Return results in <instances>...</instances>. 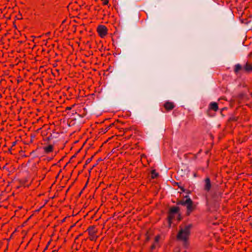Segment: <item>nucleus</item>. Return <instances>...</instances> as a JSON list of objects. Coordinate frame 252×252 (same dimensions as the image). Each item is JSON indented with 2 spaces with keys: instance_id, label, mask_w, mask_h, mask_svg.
Returning <instances> with one entry per match:
<instances>
[{
  "instance_id": "obj_1",
  "label": "nucleus",
  "mask_w": 252,
  "mask_h": 252,
  "mask_svg": "<svg viewBox=\"0 0 252 252\" xmlns=\"http://www.w3.org/2000/svg\"><path fill=\"white\" fill-rule=\"evenodd\" d=\"M191 227V224L186 225L184 228L180 227V229L177 235V239L182 241L184 245L187 244L188 238L190 234V229Z\"/></svg>"
},
{
  "instance_id": "obj_2",
  "label": "nucleus",
  "mask_w": 252,
  "mask_h": 252,
  "mask_svg": "<svg viewBox=\"0 0 252 252\" xmlns=\"http://www.w3.org/2000/svg\"><path fill=\"white\" fill-rule=\"evenodd\" d=\"M186 199L180 200V204L187 207V214L189 215L193 210V202L188 195L185 197Z\"/></svg>"
},
{
  "instance_id": "obj_3",
  "label": "nucleus",
  "mask_w": 252,
  "mask_h": 252,
  "mask_svg": "<svg viewBox=\"0 0 252 252\" xmlns=\"http://www.w3.org/2000/svg\"><path fill=\"white\" fill-rule=\"evenodd\" d=\"M179 211V208L178 207H173L170 209L169 216H168V221L169 225H171V220L173 219L174 215L175 214H178Z\"/></svg>"
},
{
  "instance_id": "obj_4",
  "label": "nucleus",
  "mask_w": 252,
  "mask_h": 252,
  "mask_svg": "<svg viewBox=\"0 0 252 252\" xmlns=\"http://www.w3.org/2000/svg\"><path fill=\"white\" fill-rule=\"evenodd\" d=\"M212 184L211 183V180L209 178L207 177L204 180V189L209 192L211 191V189L212 188Z\"/></svg>"
},
{
  "instance_id": "obj_5",
  "label": "nucleus",
  "mask_w": 252,
  "mask_h": 252,
  "mask_svg": "<svg viewBox=\"0 0 252 252\" xmlns=\"http://www.w3.org/2000/svg\"><path fill=\"white\" fill-rule=\"evenodd\" d=\"M97 31L99 35L101 37H103L106 34L107 30L105 26L103 25H99L97 27Z\"/></svg>"
},
{
  "instance_id": "obj_6",
  "label": "nucleus",
  "mask_w": 252,
  "mask_h": 252,
  "mask_svg": "<svg viewBox=\"0 0 252 252\" xmlns=\"http://www.w3.org/2000/svg\"><path fill=\"white\" fill-rule=\"evenodd\" d=\"M219 194L217 191L215 190H213L210 192V197L212 200V203H215L217 201V198Z\"/></svg>"
},
{
  "instance_id": "obj_7",
  "label": "nucleus",
  "mask_w": 252,
  "mask_h": 252,
  "mask_svg": "<svg viewBox=\"0 0 252 252\" xmlns=\"http://www.w3.org/2000/svg\"><path fill=\"white\" fill-rule=\"evenodd\" d=\"M164 107L167 110H169L172 109L174 108V105L172 103L167 102L165 103Z\"/></svg>"
},
{
  "instance_id": "obj_8",
  "label": "nucleus",
  "mask_w": 252,
  "mask_h": 252,
  "mask_svg": "<svg viewBox=\"0 0 252 252\" xmlns=\"http://www.w3.org/2000/svg\"><path fill=\"white\" fill-rule=\"evenodd\" d=\"M210 108L215 111H217L218 109V104L216 102H211L210 103Z\"/></svg>"
},
{
  "instance_id": "obj_9",
  "label": "nucleus",
  "mask_w": 252,
  "mask_h": 252,
  "mask_svg": "<svg viewBox=\"0 0 252 252\" xmlns=\"http://www.w3.org/2000/svg\"><path fill=\"white\" fill-rule=\"evenodd\" d=\"M244 69L247 71H252V65L247 63L244 66Z\"/></svg>"
},
{
  "instance_id": "obj_10",
  "label": "nucleus",
  "mask_w": 252,
  "mask_h": 252,
  "mask_svg": "<svg viewBox=\"0 0 252 252\" xmlns=\"http://www.w3.org/2000/svg\"><path fill=\"white\" fill-rule=\"evenodd\" d=\"M89 231L90 235L94 234L95 233V230H94V226H90L87 230Z\"/></svg>"
},
{
  "instance_id": "obj_11",
  "label": "nucleus",
  "mask_w": 252,
  "mask_h": 252,
  "mask_svg": "<svg viewBox=\"0 0 252 252\" xmlns=\"http://www.w3.org/2000/svg\"><path fill=\"white\" fill-rule=\"evenodd\" d=\"M53 148V146L51 145H50L47 147H44V149L46 152L49 153V152L52 151Z\"/></svg>"
},
{
  "instance_id": "obj_12",
  "label": "nucleus",
  "mask_w": 252,
  "mask_h": 252,
  "mask_svg": "<svg viewBox=\"0 0 252 252\" xmlns=\"http://www.w3.org/2000/svg\"><path fill=\"white\" fill-rule=\"evenodd\" d=\"M158 176V174L157 173L155 170H153L151 172V177L153 179H154L157 177Z\"/></svg>"
},
{
  "instance_id": "obj_13",
  "label": "nucleus",
  "mask_w": 252,
  "mask_h": 252,
  "mask_svg": "<svg viewBox=\"0 0 252 252\" xmlns=\"http://www.w3.org/2000/svg\"><path fill=\"white\" fill-rule=\"evenodd\" d=\"M242 69V66L240 64H237L235 65V71L236 72H238L240 70Z\"/></svg>"
},
{
  "instance_id": "obj_14",
  "label": "nucleus",
  "mask_w": 252,
  "mask_h": 252,
  "mask_svg": "<svg viewBox=\"0 0 252 252\" xmlns=\"http://www.w3.org/2000/svg\"><path fill=\"white\" fill-rule=\"evenodd\" d=\"M110 126H109L107 127H106L105 129V130H103V129H102L101 132H102V133H105L108 130V129L109 128Z\"/></svg>"
},
{
  "instance_id": "obj_15",
  "label": "nucleus",
  "mask_w": 252,
  "mask_h": 252,
  "mask_svg": "<svg viewBox=\"0 0 252 252\" xmlns=\"http://www.w3.org/2000/svg\"><path fill=\"white\" fill-rule=\"evenodd\" d=\"M92 158H88L86 161V164L89 163L92 160Z\"/></svg>"
},
{
  "instance_id": "obj_16",
  "label": "nucleus",
  "mask_w": 252,
  "mask_h": 252,
  "mask_svg": "<svg viewBox=\"0 0 252 252\" xmlns=\"http://www.w3.org/2000/svg\"><path fill=\"white\" fill-rule=\"evenodd\" d=\"M102 1H103V3L105 5H106L108 3V0H101Z\"/></svg>"
},
{
  "instance_id": "obj_17",
  "label": "nucleus",
  "mask_w": 252,
  "mask_h": 252,
  "mask_svg": "<svg viewBox=\"0 0 252 252\" xmlns=\"http://www.w3.org/2000/svg\"><path fill=\"white\" fill-rule=\"evenodd\" d=\"M159 236H157L156 238H155V242H158V241H159Z\"/></svg>"
},
{
  "instance_id": "obj_18",
  "label": "nucleus",
  "mask_w": 252,
  "mask_h": 252,
  "mask_svg": "<svg viewBox=\"0 0 252 252\" xmlns=\"http://www.w3.org/2000/svg\"><path fill=\"white\" fill-rule=\"evenodd\" d=\"M35 137V135H31V138H32V139H31V141H32V139Z\"/></svg>"
},
{
  "instance_id": "obj_19",
  "label": "nucleus",
  "mask_w": 252,
  "mask_h": 252,
  "mask_svg": "<svg viewBox=\"0 0 252 252\" xmlns=\"http://www.w3.org/2000/svg\"><path fill=\"white\" fill-rule=\"evenodd\" d=\"M155 248V246L154 245H153L151 246V249H152V250H154Z\"/></svg>"
},
{
  "instance_id": "obj_20",
  "label": "nucleus",
  "mask_w": 252,
  "mask_h": 252,
  "mask_svg": "<svg viewBox=\"0 0 252 252\" xmlns=\"http://www.w3.org/2000/svg\"><path fill=\"white\" fill-rule=\"evenodd\" d=\"M180 188L181 189L182 191H185V189L183 187H180Z\"/></svg>"
},
{
  "instance_id": "obj_21",
  "label": "nucleus",
  "mask_w": 252,
  "mask_h": 252,
  "mask_svg": "<svg viewBox=\"0 0 252 252\" xmlns=\"http://www.w3.org/2000/svg\"><path fill=\"white\" fill-rule=\"evenodd\" d=\"M177 205H181V204H180V200H179V201L177 202Z\"/></svg>"
},
{
  "instance_id": "obj_22",
  "label": "nucleus",
  "mask_w": 252,
  "mask_h": 252,
  "mask_svg": "<svg viewBox=\"0 0 252 252\" xmlns=\"http://www.w3.org/2000/svg\"><path fill=\"white\" fill-rule=\"evenodd\" d=\"M71 107H67L66 108V110H71Z\"/></svg>"
},
{
  "instance_id": "obj_23",
  "label": "nucleus",
  "mask_w": 252,
  "mask_h": 252,
  "mask_svg": "<svg viewBox=\"0 0 252 252\" xmlns=\"http://www.w3.org/2000/svg\"><path fill=\"white\" fill-rule=\"evenodd\" d=\"M82 192H83V190L80 192H79V194L78 195L79 196L81 195V194L82 193Z\"/></svg>"
},
{
  "instance_id": "obj_24",
  "label": "nucleus",
  "mask_w": 252,
  "mask_h": 252,
  "mask_svg": "<svg viewBox=\"0 0 252 252\" xmlns=\"http://www.w3.org/2000/svg\"><path fill=\"white\" fill-rule=\"evenodd\" d=\"M16 144V142H14L13 143H12V146H14Z\"/></svg>"
},
{
  "instance_id": "obj_25",
  "label": "nucleus",
  "mask_w": 252,
  "mask_h": 252,
  "mask_svg": "<svg viewBox=\"0 0 252 252\" xmlns=\"http://www.w3.org/2000/svg\"><path fill=\"white\" fill-rule=\"evenodd\" d=\"M87 182H88V181ZM87 183H87L85 185V186L84 188H83V190L86 187V186L87 185Z\"/></svg>"
},
{
  "instance_id": "obj_26",
  "label": "nucleus",
  "mask_w": 252,
  "mask_h": 252,
  "mask_svg": "<svg viewBox=\"0 0 252 252\" xmlns=\"http://www.w3.org/2000/svg\"><path fill=\"white\" fill-rule=\"evenodd\" d=\"M102 160V159L101 158H99L98 159V161H101Z\"/></svg>"
},
{
  "instance_id": "obj_27",
  "label": "nucleus",
  "mask_w": 252,
  "mask_h": 252,
  "mask_svg": "<svg viewBox=\"0 0 252 252\" xmlns=\"http://www.w3.org/2000/svg\"><path fill=\"white\" fill-rule=\"evenodd\" d=\"M65 218L63 219V220L62 221H63V222L64 221H65Z\"/></svg>"
},
{
  "instance_id": "obj_28",
  "label": "nucleus",
  "mask_w": 252,
  "mask_h": 252,
  "mask_svg": "<svg viewBox=\"0 0 252 252\" xmlns=\"http://www.w3.org/2000/svg\"><path fill=\"white\" fill-rule=\"evenodd\" d=\"M47 247H48V245L46 246V247L45 248L44 251H45V250H46L47 249Z\"/></svg>"
},
{
  "instance_id": "obj_29",
  "label": "nucleus",
  "mask_w": 252,
  "mask_h": 252,
  "mask_svg": "<svg viewBox=\"0 0 252 252\" xmlns=\"http://www.w3.org/2000/svg\"><path fill=\"white\" fill-rule=\"evenodd\" d=\"M75 157V155H74V156H73L72 157V158H74Z\"/></svg>"
},
{
  "instance_id": "obj_30",
  "label": "nucleus",
  "mask_w": 252,
  "mask_h": 252,
  "mask_svg": "<svg viewBox=\"0 0 252 252\" xmlns=\"http://www.w3.org/2000/svg\"><path fill=\"white\" fill-rule=\"evenodd\" d=\"M174 252H180L179 250L177 251H174Z\"/></svg>"
},
{
  "instance_id": "obj_31",
  "label": "nucleus",
  "mask_w": 252,
  "mask_h": 252,
  "mask_svg": "<svg viewBox=\"0 0 252 252\" xmlns=\"http://www.w3.org/2000/svg\"><path fill=\"white\" fill-rule=\"evenodd\" d=\"M50 242H48V243L47 244L48 246L50 244Z\"/></svg>"
},
{
  "instance_id": "obj_32",
  "label": "nucleus",
  "mask_w": 252,
  "mask_h": 252,
  "mask_svg": "<svg viewBox=\"0 0 252 252\" xmlns=\"http://www.w3.org/2000/svg\"><path fill=\"white\" fill-rule=\"evenodd\" d=\"M95 165H96V164L94 165L93 168L94 167V166H95Z\"/></svg>"
},
{
  "instance_id": "obj_33",
  "label": "nucleus",
  "mask_w": 252,
  "mask_h": 252,
  "mask_svg": "<svg viewBox=\"0 0 252 252\" xmlns=\"http://www.w3.org/2000/svg\"><path fill=\"white\" fill-rule=\"evenodd\" d=\"M86 165V164H85V165H84V168L85 167Z\"/></svg>"
},
{
  "instance_id": "obj_34",
  "label": "nucleus",
  "mask_w": 252,
  "mask_h": 252,
  "mask_svg": "<svg viewBox=\"0 0 252 252\" xmlns=\"http://www.w3.org/2000/svg\"><path fill=\"white\" fill-rule=\"evenodd\" d=\"M75 225V224L72 225L71 227H73Z\"/></svg>"
},
{
  "instance_id": "obj_35",
  "label": "nucleus",
  "mask_w": 252,
  "mask_h": 252,
  "mask_svg": "<svg viewBox=\"0 0 252 252\" xmlns=\"http://www.w3.org/2000/svg\"><path fill=\"white\" fill-rule=\"evenodd\" d=\"M92 169H91L90 170H89V172H90L91 171Z\"/></svg>"
},
{
  "instance_id": "obj_36",
  "label": "nucleus",
  "mask_w": 252,
  "mask_h": 252,
  "mask_svg": "<svg viewBox=\"0 0 252 252\" xmlns=\"http://www.w3.org/2000/svg\"><path fill=\"white\" fill-rule=\"evenodd\" d=\"M45 251H43L42 252H44Z\"/></svg>"
},
{
  "instance_id": "obj_37",
  "label": "nucleus",
  "mask_w": 252,
  "mask_h": 252,
  "mask_svg": "<svg viewBox=\"0 0 252 252\" xmlns=\"http://www.w3.org/2000/svg\"><path fill=\"white\" fill-rule=\"evenodd\" d=\"M45 251H43L42 252H44Z\"/></svg>"
},
{
  "instance_id": "obj_38",
  "label": "nucleus",
  "mask_w": 252,
  "mask_h": 252,
  "mask_svg": "<svg viewBox=\"0 0 252 252\" xmlns=\"http://www.w3.org/2000/svg\"><path fill=\"white\" fill-rule=\"evenodd\" d=\"M45 251H43L42 252H44Z\"/></svg>"
}]
</instances>
